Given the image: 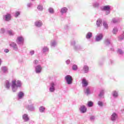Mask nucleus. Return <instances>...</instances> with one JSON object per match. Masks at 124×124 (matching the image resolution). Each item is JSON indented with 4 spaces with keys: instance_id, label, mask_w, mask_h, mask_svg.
Here are the masks:
<instances>
[{
    "instance_id": "nucleus-40",
    "label": "nucleus",
    "mask_w": 124,
    "mask_h": 124,
    "mask_svg": "<svg viewBox=\"0 0 124 124\" xmlns=\"http://www.w3.org/2000/svg\"><path fill=\"white\" fill-rule=\"evenodd\" d=\"M94 119H95V118L94 117V116H91L90 117V120L91 121H93V120H94Z\"/></svg>"
},
{
    "instance_id": "nucleus-17",
    "label": "nucleus",
    "mask_w": 124,
    "mask_h": 124,
    "mask_svg": "<svg viewBox=\"0 0 124 124\" xmlns=\"http://www.w3.org/2000/svg\"><path fill=\"white\" fill-rule=\"evenodd\" d=\"M48 52H49V48L47 47H44L42 48V53L43 54H46V53H48Z\"/></svg>"
},
{
    "instance_id": "nucleus-53",
    "label": "nucleus",
    "mask_w": 124,
    "mask_h": 124,
    "mask_svg": "<svg viewBox=\"0 0 124 124\" xmlns=\"http://www.w3.org/2000/svg\"><path fill=\"white\" fill-rule=\"evenodd\" d=\"M120 40H123L124 39V36H123L122 38H119Z\"/></svg>"
},
{
    "instance_id": "nucleus-21",
    "label": "nucleus",
    "mask_w": 124,
    "mask_h": 124,
    "mask_svg": "<svg viewBox=\"0 0 124 124\" xmlns=\"http://www.w3.org/2000/svg\"><path fill=\"white\" fill-rule=\"evenodd\" d=\"M46 108L44 106H41L39 108V111L40 113H44Z\"/></svg>"
},
{
    "instance_id": "nucleus-36",
    "label": "nucleus",
    "mask_w": 124,
    "mask_h": 124,
    "mask_svg": "<svg viewBox=\"0 0 124 124\" xmlns=\"http://www.w3.org/2000/svg\"><path fill=\"white\" fill-rule=\"evenodd\" d=\"M10 46L11 47H16V44H15V43H12L11 45Z\"/></svg>"
},
{
    "instance_id": "nucleus-25",
    "label": "nucleus",
    "mask_w": 124,
    "mask_h": 124,
    "mask_svg": "<svg viewBox=\"0 0 124 124\" xmlns=\"http://www.w3.org/2000/svg\"><path fill=\"white\" fill-rule=\"evenodd\" d=\"M104 95V90H102L100 92L99 94H98V96L99 97H102Z\"/></svg>"
},
{
    "instance_id": "nucleus-27",
    "label": "nucleus",
    "mask_w": 124,
    "mask_h": 124,
    "mask_svg": "<svg viewBox=\"0 0 124 124\" xmlns=\"http://www.w3.org/2000/svg\"><path fill=\"white\" fill-rule=\"evenodd\" d=\"M103 10H105V11L110 10V6L108 5V6H104L103 7Z\"/></svg>"
},
{
    "instance_id": "nucleus-19",
    "label": "nucleus",
    "mask_w": 124,
    "mask_h": 124,
    "mask_svg": "<svg viewBox=\"0 0 124 124\" xmlns=\"http://www.w3.org/2000/svg\"><path fill=\"white\" fill-rule=\"evenodd\" d=\"M74 49L77 52H80V51H84L82 47H75Z\"/></svg>"
},
{
    "instance_id": "nucleus-10",
    "label": "nucleus",
    "mask_w": 124,
    "mask_h": 124,
    "mask_svg": "<svg viewBox=\"0 0 124 124\" xmlns=\"http://www.w3.org/2000/svg\"><path fill=\"white\" fill-rule=\"evenodd\" d=\"M22 120H23L24 122H27L30 121V117H29V115L28 114H24L22 115Z\"/></svg>"
},
{
    "instance_id": "nucleus-15",
    "label": "nucleus",
    "mask_w": 124,
    "mask_h": 124,
    "mask_svg": "<svg viewBox=\"0 0 124 124\" xmlns=\"http://www.w3.org/2000/svg\"><path fill=\"white\" fill-rule=\"evenodd\" d=\"M117 118H118L117 113L114 112L111 115V120L112 122H114V121H116Z\"/></svg>"
},
{
    "instance_id": "nucleus-20",
    "label": "nucleus",
    "mask_w": 124,
    "mask_h": 124,
    "mask_svg": "<svg viewBox=\"0 0 124 124\" xmlns=\"http://www.w3.org/2000/svg\"><path fill=\"white\" fill-rule=\"evenodd\" d=\"M35 25L36 27H41V26H42L43 24H42V22H41V21H38L35 23Z\"/></svg>"
},
{
    "instance_id": "nucleus-6",
    "label": "nucleus",
    "mask_w": 124,
    "mask_h": 124,
    "mask_svg": "<svg viewBox=\"0 0 124 124\" xmlns=\"http://www.w3.org/2000/svg\"><path fill=\"white\" fill-rule=\"evenodd\" d=\"M81 84L82 88H87V87L89 86V81H88V80H87L85 78H83L82 79Z\"/></svg>"
},
{
    "instance_id": "nucleus-3",
    "label": "nucleus",
    "mask_w": 124,
    "mask_h": 124,
    "mask_svg": "<svg viewBox=\"0 0 124 124\" xmlns=\"http://www.w3.org/2000/svg\"><path fill=\"white\" fill-rule=\"evenodd\" d=\"M65 80L67 85H71L73 82V78L69 75H67L65 77Z\"/></svg>"
},
{
    "instance_id": "nucleus-23",
    "label": "nucleus",
    "mask_w": 124,
    "mask_h": 124,
    "mask_svg": "<svg viewBox=\"0 0 124 124\" xmlns=\"http://www.w3.org/2000/svg\"><path fill=\"white\" fill-rule=\"evenodd\" d=\"M87 106L88 107H93V102L92 101H88Z\"/></svg>"
},
{
    "instance_id": "nucleus-16",
    "label": "nucleus",
    "mask_w": 124,
    "mask_h": 124,
    "mask_svg": "<svg viewBox=\"0 0 124 124\" xmlns=\"http://www.w3.org/2000/svg\"><path fill=\"white\" fill-rule=\"evenodd\" d=\"M4 17L5 21H10L11 20V15L10 14H7Z\"/></svg>"
},
{
    "instance_id": "nucleus-26",
    "label": "nucleus",
    "mask_w": 124,
    "mask_h": 124,
    "mask_svg": "<svg viewBox=\"0 0 124 124\" xmlns=\"http://www.w3.org/2000/svg\"><path fill=\"white\" fill-rule=\"evenodd\" d=\"M17 41L18 42H24V38L22 37H18Z\"/></svg>"
},
{
    "instance_id": "nucleus-48",
    "label": "nucleus",
    "mask_w": 124,
    "mask_h": 124,
    "mask_svg": "<svg viewBox=\"0 0 124 124\" xmlns=\"http://www.w3.org/2000/svg\"><path fill=\"white\" fill-rule=\"evenodd\" d=\"M28 102H29V104L31 105V103H32V100H31V99H29V100H28Z\"/></svg>"
},
{
    "instance_id": "nucleus-51",
    "label": "nucleus",
    "mask_w": 124,
    "mask_h": 124,
    "mask_svg": "<svg viewBox=\"0 0 124 124\" xmlns=\"http://www.w3.org/2000/svg\"><path fill=\"white\" fill-rule=\"evenodd\" d=\"M110 50H111L112 52H114V51H115V49H114L113 47H111V48H110Z\"/></svg>"
},
{
    "instance_id": "nucleus-13",
    "label": "nucleus",
    "mask_w": 124,
    "mask_h": 124,
    "mask_svg": "<svg viewBox=\"0 0 124 124\" xmlns=\"http://www.w3.org/2000/svg\"><path fill=\"white\" fill-rule=\"evenodd\" d=\"M103 38V35L102 34H100L95 36L96 41H100L101 39Z\"/></svg>"
},
{
    "instance_id": "nucleus-46",
    "label": "nucleus",
    "mask_w": 124,
    "mask_h": 124,
    "mask_svg": "<svg viewBox=\"0 0 124 124\" xmlns=\"http://www.w3.org/2000/svg\"><path fill=\"white\" fill-rule=\"evenodd\" d=\"M114 63V61L112 60H110L109 62V64H113Z\"/></svg>"
},
{
    "instance_id": "nucleus-14",
    "label": "nucleus",
    "mask_w": 124,
    "mask_h": 124,
    "mask_svg": "<svg viewBox=\"0 0 124 124\" xmlns=\"http://www.w3.org/2000/svg\"><path fill=\"white\" fill-rule=\"evenodd\" d=\"M10 82L8 80H6L5 81V88L6 89V90H10Z\"/></svg>"
},
{
    "instance_id": "nucleus-37",
    "label": "nucleus",
    "mask_w": 124,
    "mask_h": 124,
    "mask_svg": "<svg viewBox=\"0 0 124 124\" xmlns=\"http://www.w3.org/2000/svg\"><path fill=\"white\" fill-rule=\"evenodd\" d=\"M65 62H66V64H67V65L70 64V60H67L65 61Z\"/></svg>"
},
{
    "instance_id": "nucleus-28",
    "label": "nucleus",
    "mask_w": 124,
    "mask_h": 124,
    "mask_svg": "<svg viewBox=\"0 0 124 124\" xmlns=\"http://www.w3.org/2000/svg\"><path fill=\"white\" fill-rule=\"evenodd\" d=\"M93 36V34L91 32H88L86 35V38L90 39Z\"/></svg>"
},
{
    "instance_id": "nucleus-8",
    "label": "nucleus",
    "mask_w": 124,
    "mask_h": 124,
    "mask_svg": "<svg viewBox=\"0 0 124 124\" xmlns=\"http://www.w3.org/2000/svg\"><path fill=\"white\" fill-rule=\"evenodd\" d=\"M79 110L81 114H84V113H86V112H87V108L85 106L83 105L80 106Z\"/></svg>"
},
{
    "instance_id": "nucleus-24",
    "label": "nucleus",
    "mask_w": 124,
    "mask_h": 124,
    "mask_svg": "<svg viewBox=\"0 0 124 124\" xmlns=\"http://www.w3.org/2000/svg\"><path fill=\"white\" fill-rule=\"evenodd\" d=\"M67 12V8L65 7L62 8L61 11V13L62 14H63V13H65V12Z\"/></svg>"
},
{
    "instance_id": "nucleus-12",
    "label": "nucleus",
    "mask_w": 124,
    "mask_h": 124,
    "mask_svg": "<svg viewBox=\"0 0 124 124\" xmlns=\"http://www.w3.org/2000/svg\"><path fill=\"white\" fill-rule=\"evenodd\" d=\"M25 96V93L22 91H20L17 94L18 99H22Z\"/></svg>"
},
{
    "instance_id": "nucleus-4",
    "label": "nucleus",
    "mask_w": 124,
    "mask_h": 124,
    "mask_svg": "<svg viewBox=\"0 0 124 124\" xmlns=\"http://www.w3.org/2000/svg\"><path fill=\"white\" fill-rule=\"evenodd\" d=\"M25 108L30 112H34V111H35V107H34V104H31V105H27L25 106Z\"/></svg>"
},
{
    "instance_id": "nucleus-38",
    "label": "nucleus",
    "mask_w": 124,
    "mask_h": 124,
    "mask_svg": "<svg viewBox=\"0 0 124 124\" xmlns=\"http://www.w3.org/2000/svg\"><path fill=\"white\" fill-rule=\"evenodd\" d=\"M30 55L32 56V55H34V50H31L30 52Z\"/></svg>"
},
{
    "instance_id": "nucleus-50",
    "label": "nucleus",
    "mask_w": 124,
    "mask_h": 124,
    "mask_svg": "<svg viewBox=\"0 0 124 124\" xmlns=\"http://www.w3.org/2000/svg\"><path fill=\"white\" fill-rule=\"evenodd\" d=\"M105 44H106L107 45V44H110V42L106 41V42H105Z\"/></svg>"
},
{
    "instance_id": "nucleus-18",
    "label": "nucleus",
    "mask_w": 124,
    "mask_h": 124,
    "mask_svg": "<svg viewBox=\"0 0 124 124\" xmlns=\"http://www.w3.org/2000/svg\"><path fill=\"white\" fill-rule=\"evenodd\" d=\"M89 68L88 65H84L83 68V70L84 72V73H88L89 72Z\"/></svg>"
},
{
    "instance_id": "nucleus-29",
    "label": "nucleus",
    "mask_w": 124,
    "mask_h": 124,
    "mask_svg": "<svg viewBox=\"0 0 124 124\" xmlns=\"http://www.w3.org/2000/svg\"><path fill=\"white\" fill-rule=\"evenodd\" d=\"M37 9H38L39 11H42V10H43V6L41 5H39L37 7Z\"/></svg>"
},
{
    "instance_id": "nucleus-54",
    "label": "nucleus",
    "mask_w": 124,
    "mask_h": 124,
    "mask_svg": "<svg viewBox=\"0 0 124 124\" xmlns=\"http://www.w3.org/2000/svg\"><path fill=\"white\" fill-rule=\"evenodd\" d=\"M1 65V59L0 58V66Z\"/></svg>"
},
{
    "instance_id": "nucleus-7",
    "label": "nucleus",
    "mask_w": 124,
    "mask_h": 124,
    "mask_svg": "<svg viewBox=\"0 0 124 124\" xmlns=\"http://www.w3.org/2000/svg\"><path fill=\"white\" fill-rule=\"evenodd\" d=\"M0 70L1 73H3V74L8 73V68L6 66H2L0 68Z\"/></svg>"
},
{
    "instance_id": "nucleus-47",
    "label": "nucleus",
    "mask_w": 124,
    "mask_h": 124,
    "mask_svg": "<svg viewBox=\"0 0 124 124\" xmlns=\"http://www.w3.org/2000/svg\"><path fill=\"white\" fill-rule=\"evenodd\" d=\"M4 52L5 53H9V49H5L4 50Z\"/></svg>"
},
{
    "instance_id": "nucleus-32",
    "label": "nucleus",
    "mask_w": 124,
    "mask_h": 124,
    "mask_svg": "<svg viewBox=\"0 0 124 124\" xmlns=\"http://www.w3.org/2000/svg\"><path fill=\"white\" fill-rule=\"evenodd\" d=\"M98 106H100V107H102L103 106V102H101L100 101H99L97 103Z\"/></svg>"
},
{
    "instance_id": "nucleus-9",
    "label": "nucleus",
    "mask_w": 124,
    "mask_h": 124,
    "mask_svg": "<svg viewBox=\"0 0 124 124\" xmlns=\"http://www.w3.org/2000/svg\"><path fill=\"white\" fill-rule=\"evenodd\" d=\"M84 93L85 94H87V95L91 94L92 93V91H91V87L85 88L84 89Z\"/></svg>"
},
{
    "instance_id": "nucleus-34",
    "label": "nucleus",
    "mask_w": 124,
    "mask_h": 124,
    "mask_svg": "<svg viewBox=\"0 0 124 124\" xmlns=\"http://www.w3.org/2000/svg\"><path fill=\"white\" fill-rule=\"evenodd\" d=\"M103 26L106 29H108V24L106 22H104Z\"/></svg>"
},
{
    "instance_id": "nucleus-5",
    "label": "nucleus",
    "mask_w": 124,
    "mask_h": 124,
    "mask_svg": "<svg viewBox=\"0 0 124 124\" xmlns=\"http://www.w3.org/2000/svg\"><path fill=\"white\" fill-rule=\"evenodd\" d=\"M34 67L35 68V72L37 74H39V73H41V71H42V67L40 64L34 65Z\"/></svg>"
},
{
    "instance_id": "nucleus-44",
    "label": "nucleus",
    "mask_w": 124,
    "mask_h": 124,
    "mask_svg": "<svg viewBox=\"0 0 124 124\" xmlns=\"http://www.w3.org/2000/svg\"><path fill=\"white\" fill-rule=\"evenodd\" d=\"M104 63V62L102 61H100V62H99V65H103Z\"/></svg>"
},
{
    "instance_id": "nucleus-2",
    "label": "nucleus",
    "mask_w": 124,
    "mask_h": 124,
    "mask_svg": "<svg viewBox=\"0 0 124 124\" xmlns=\"http://www.w3.org/2000/svg\"><path fill=\"white\" fill-rule=\"evenodd\" d=\"M56 87H57L56 81H51L49 83V93H55L56 91Z\"/></svg>"
},
{
    "instance_id": "nucleus-39",
    "label": "nucleus",
    "mask_w": 124,
    "mask_h": 124,
    "mask_svg": "<svg viewBox=\"0 0 124 124\" xmlns=\"http://www.w3.org/2000/svg\"><path fill=\"white\" fill-rule=\"evenodd\" d=\"M34 64L35 65H37V64H38V60H34Z\"/></svg>"
},
{
    "instance_id": "nucleus-41",
    "label": "nucleus",
    "mask_w": 124,
    "mask_h": 124,
    "mask_svg": "<svg viewBox=\"0 0 124 124\" xmlns=\"http://www.w3.org/2000/svg\"><path fill=\"white\" fill-rule=\"evenodd\" d=\"M117 31H118V30L117 29H113L112 32H113L114 34H116Z\"/></svg>"
},
{
    "instance_id": "nucleus-33",
    "label": "nucleus",
    "mask_w": 124,
    "mask_h": 124,
    "mask_svg": "<svg viewBox=\"0 0 124 124\" xmlns=\"http://www.w3.org/2000/svg\"><path fill=\"white\" fill-rule=\"evenodd\" d=\"M112 23H113L114 24H116V23H118L119 22V20L116 19L115 18H113L112 21Z\"/></svg>"
},
{
    "instance_id": "nucleus-49",
    "label": "nucleus",
    "mask_w": 124,
    "mask_h": 124,
    "mask_svg": "<svg viewBox=\"0 0 124 124\" xmlns=\"http://www.w3.org/2000/svg\"><path fill=\"white\" fill-rule=\"evenodd\" d=\"M4 29H2L1 30V33H3V32H4Z\"/></svg>"
},
{
    "instance_id": "nucleus-31",
    "label": "nucleus",
    "mask_w": 124,
    "mask_h": 124,
    "mask_svg": "<svg viewBox=\"0 0 124 124\" xmlns=\"http://www.w3.org/2000/svg\"><path fill=\"white\" fill-rule=\"evenodd\" d=\"M101 22H102L101 19H98L97 21V23H96V25L97 26V27H100V25H101Z\"/></svg>"
},
{
    "instance_id": "nucleus-43",
    "label": "nucleus",
    "mask_w": 124,
    "mask_h": 124,
    "mask_svg": "<svg viewBox=\"0 0 124 124\" xmlns=\"http://www.w3.org/2000/svg\"><path fill=\"white\" fill-rule=\"evenodd\" d=\"M13 50L15 51H18V47H13Z\"/></svg>"
},
{
    "instance_id": "nucleus-42",
    "label": "nucleus",
    "mask_w": 124,
    "mask_h": 124,
    "mask_svg": "<svg viewBox=\"0 0 124 124\" xmlns=\"http://www.w3.org/2000/svg\"><path fill=\"white\" fill-rule=\"evenodd\" d=\"M8 33L10 35H13V32H12V31H9Z\"/></svg>"
},
{
    "instance_id": "nucleus-35",
    "label": "nucleus",
    "mask_w": 124,
    "mask_h": 124,
    "mask_svg": "<svg viewBox=\"0 0 124 124\" xmlns=\"http://www.w3.org/2000/svg\"><path fill=\"white\" fill-rule=\"evenodd\" d=\"M48 11L50 12V13H54V9L52 8H49Z\"/></svg>"
},
{
    "instance_id": "nucleus-30",
    "label": "nucleus",
    "mask_w": 124,
    "mask_h": 124,
    "mask_svg": "<svg viewBox=\"0 0 124 124\" xmlns=\"http://www.w3.org/2000/svg\"><path fill=\"white\" fill-rule=\"evenodd\" d=\"M117 53L120 55H123V54H124V51L121 49H118L117 50Z\"/></svg>"
},
{
    "instance_id": "nucleus-11",
    "label": "nucleus",
    "mask_w": 124,
    "mask_h": 124,
    "mask_svg": "<svg viewBox=\"0 0 124 124\" xmlns=\"http://www.w3.org/2000/svg\"><path fill=\"white\" fill-rule=\"evenodd\" d=\"M111 94L113 98H118L119 97V91H113Z\"/></svg>"
},
{
    "instance_id": "nucleus-1",
    "label": "nucleus",
    "mask_w": 124,
    "mask_h": 124,
    "mask_svg": "<svg viewBox=\"0 0 124 124\" xmlns=\"http://www.w3.org/2000/svg\"><path fill=\"white\" fill-rule=\"evenodd\" d=\"M23 83H22V81L21 80H14L12 81V91L13 93H17L19 90V89H21L22 88V85Z\"/></svg>"
},
{
    "instance_id": "nucleus-52",
    "label": "nucleus",
    "mask_w": 124,
    "mask_h": 124,
    "mask_svg": "<svg viewBox=\"0 0 124 124\" xmlns=\"http://www.w3.org/2000/svg\"><path fill=\"white\" fill-rule=\"evenodd\" d=\"M94 7H97L98 6V3H96L95 5H94Z\"/></svg>"
},
{
    "instance_id": "nucleus-22",
    "label": "nucleus",
    "mask_w": 124,
    "mask_h": 124,
    "mask_svg": "<svg viewBox=\"0 0 124 124\" xmlns=\"http://www.w3.org/2000/svg\"><path fill=\"white\" fill-rule=\"evenodd\" d=\"M72 69L74 70V71H76L78 69V66L76 64H73L72 67Z\"/></svg>"
},
{
    "instance_id": "nucleus-45",
    "label": "nucleus",
    "mask_w": 124,
    "mask_h": 124,
    "mask_svg": "<svg viewBox=\"0 0 124 124\" xmlns=\"http://www.w3.org/2000/svg\"><path fill=\"white\" fill-rule=\"evenodd\" d=\"M19 15H20V12H16V17H18V16H19Z\"/></svg>"
}]
</instances>
